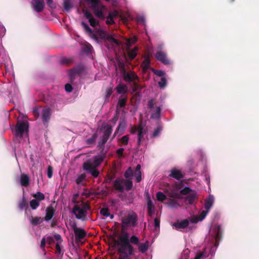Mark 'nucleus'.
I'll return each instance as SVG.
<instances>
[{
	"label": "nucleus",
	"instance_id": "obj_1",
	"mask_svg": "<svg viewBox=\"0 0 259 259\" xmlns=\"http://www.w3.org/2000/svg\"><path fill=\"white\" fill-rule=\"evenodd\" d=\"M121 235L118 238V241L116 242V244L118 246L117 251L119 253L124 252L123 247L127 248V251L130 254H134V248L130 242V237L128 233L124 230L121 231Z\"/></svg>",
	"mask_w": 259,
	"mask_h": 259
},
{
	"label": "nucleus",
	"instance_id": "obj_2",
	"mask_svg": "<svg viewBox=\"0 0 259 259\" xmlns=\"http://www.w3.org/2000/svg\"><path fill=\"white\" fill-rule=\"evenodd\" d=\"M90 37L95 39L97 42L99 39H107L111 43L114 44L116 46L119 45L118 40L114 38L112 36L107 34L104 31L102 30H98V31L94 32L91 35Z\"/></svg>",
	"mask_w": 259,
	"mask_h": 259
},
{
	"label": "nucleus",
	"instance_id": "obj_3",
	"mask_svg": "<svg viewBox=\"0 0 259 259\" xmlns=\"http://www.w3.org/2000/svg\"><path fill=\"white\" fill-rule=\"evenodd\" d=\"M89 204L82 203L81 206L78 204L74 205L72 212L75 215L77 219L83 220L87 215V210L90 209Z\"/></svg>",
	"mask_w": 259,
	"mask_h": 259
},
{
	"label": "nucleus",
	"instance_id": "obj_4",
	"mask_svg": "<svg viewBox=\"0 0 259 259\" xmlns=\"http://www.w3.org/2000/svg\"><path fill=\"white\" fill-rule=\"evenodd\" d=\"M105 131L103 132L102 140L98 142L97 147L100 151V153L103 154L105 151V145L109 139L112 132V128L111 126L107 125L105 127Z\"/></svg>",
	"mask_w": 259,
	"mask_h": 259
},
{
	"label": "nucleus",
	"instance_id": "obj_5",
	"mask_svg": "<svg viewBox=\"0 0 259 259\" xmlns=\"http://www.w3.org/2000/svg\"><path fill=\"white\" fill-rule=\"evenodd\" d=\"M141 165L138 164L136 169L134 170L131 167H129L124 174V177L127 179H132L134 175L136 176V182L140 183L142 180V174L141 171Z\"/></svg>",
	"mask_w": 259,
	"mask_h": 259
},
{
	"label": "nucleus",
	"instance_id": "obj_6",
	"mask_svg": "<svg viewBox=\"0 0 259 259\" xmlns=\"http://www.w3.org/2000/svg\"><path fill=\"white\" fill-rule=\"evenodd\" d=\"M138 219L137 215L134 212L130 213L127 217L122 218L121 220L122 224L121 226L122 229H125V227L127 226H131L133 227L136 226Z\"/></svg>",
	"mask_w": 259,
	"mask_h": 259
},
{
	"label": "nucleus",
	"instance_id": "obj_7",
	"mask_svg": "<svg viewBox=\"0 0 259 259\" xmlns=\"http://www.w3.org/2000/svg\"><path fill=\"white\" fill-rule=\"evenodd\" d=\"M28 125L24 122H18L15 128V135L17 137L22 138L25 133H27Z\"/></svg>",
	"mask_w": 259,
	"mask_h": 259
},
{
	"label": "nucleus",
	"instance_id": "obj_8",
	"mask_svg": "<svg viewBox=\"0 0 259 259\" xmlns=\"http://www.w3.org/2000/svg\"><path fill=\"white\" fill-rule=\"evenodd\" d=\"M91 7L97 17L102 20L105 19V16L104 14V12L106 11V9L104 6L99 3Z\"/></svg>",
	"mask_w": 259,
	"mask_h": 259
},
{
	"label": "nucleus",
	"instance_id": "obj_9",
	"mask_svg": "<svg viewBox=\"0 0 259 259\" xmlns=\"http://www.w3.org/2000/svg\"><path fill=\"white\" fill-rule=\"evenodd\" d=\"M83 168L84 170L91 174L94 177L97 178L98 177L99 171L96 168V166L93 163L85 162L83 163Z\"/></svg>",
	"mask_w": 259,
	"mask_h": 259
},
{
	"label": "nucleus",
	"instance_id": "obj_10",
	"mask_svg": "<svg viewBox=\"0 0 259 259\" xmlns=\"http://www.w3.org/2000/svg\"><path fill=\"white\" fill-rule=\"evenodd\" d=\"M123 80L126 82H134L138 79V77L134 72H127L124 71L123 72L121 73Z\"/></svg>",
	"mask_w": 259,
	"mask_h": 259
},
{
	"label": "nucleus",
	"instance_id": "obj_11",
	"mask_svg": "<svg viewBox=\"0 0 259 259\" xmlns=\"http://www.w3.org/2000/svg\"><path fill=\"white\" fill-rule=\"evenodd\" d=\"M155 58L164 65L170 63V60L167 58L166 54L162 51H158L155 54Z\"/></svg>",
	"mask_w": 259,
	"mask_h": 259
},
{
	"label": "nucleus",
	"instance_id": "obj_12",
	"mask_svg": "<svg viewBox=\"0 0 259 259\" xmlns=\"http://www.w3.org/2000/svg\"><path fill=\"white\" fill-rule=\"evenodd\" d=\"M51 109L49 107H44L41 111V118L44 125L48 123L51 118Z\"/></svg>",
	"mask_w": 259,
	"mask_h": 259
},
{
	"label": "nucleus",
	"instance_id": "obj_13",
	"mask_svg": "<svg viewBox=\"0 0 259 259\" xmlns=\"http://www.w3.org/2000/svg\"><path fill=\"white\" fill-rule=\"evenodd\" d=\"M32 4L36 12L40 13L44 11L45 6L44 0H32Z\"/></svg>",
	"mask_w": 259,
	"mask_h": 259
},
{
	"label": "nucleus",
	"instance_id": "obj_14",
	"mask_svg": "<svg viewBox=\"0 0 259 259\" xmlns=\"http://www.w3.org/2000/svg\"><path fill=\"white\" fill-rule=\"evenodd\" d=\"M124 180L120 178H117L113 183V187L114 189L120 192L124 191Z\"/></svg>",
	"mask_w": 259,
	"mask_h": 259
},
{
	"label": "nucleus",
	"instance_id": "obj_15",
	"mask_svg": "<svg viewBox=\"0 0 259 259\" xmlns=\"http://www.w3.org/2000/svg\"><path fill=\"white\" fill-rule=\"evenodd\" d=\"M168 177L179 180L183 179L184 177V176L182 174L181 170H178L176 168H173L170 170Z\"/></svg>",
	"mask_w": 259,
	"mask_h": 259
},
{
	"label": "nucleus",
	"instance_id": "obj_16",
	"mask_svg": "<svg viewBox=\"0 0 259 259\" xmlns=\"http://www.w3.org/2000/svg\"><path fill=\"white\" fill-rule=\"evenodd\" d=\"M83 71V68L80 67L71 69L69 71V76L71 82L75 79V75H80Z\"/></svg>",
	"mask_w": 259,
	"mask_h": 259
},
{
	"label": "nucleus",
	"instance_id": "obj_17",
	"mask_svg": "<svg viewBox=\"0 0 259 259\" xmlns=\"http://www.w3.org/2000/svg\"><path fill=\"white\" fill-rule=\"evenodd\" d=\"M55 209L53 208L52 205H50L46 208V214L45 217L44 218L46 221L51 220L54 215Z\"/></svg>",
	"mask_w": 259,
	"mask_h": 259
},
{
	"label": "nucleus",
	"instance_id": "obj_18",
	"mask_svg": "<svg viewBox=\"0 0 259 259\" xmlns=\"http://www.w3.org/2000/svg\"><path fill=\"white\" fill-rule=\"evenodd\" d=\"M74 233L75 235V240L76 241H80V240L83 239L87 235L84 230L81 228L76 229Z\"/></svg>",
	"mask_w": 259,
	"mask_h": 259
},
{
	"label": "nucleus",
	"instance_id": "obj_19",
	"mask_svg": "<svg viewBox=\"0 0 259 259\" xmlns=\"http://www.w3.org/2000/svg\"><path fill=\"white\" fill-rule=\"evenodd\" d=\"M189 224V221L187 219H185L180 222H177L175 223L173 226L176 230H179L181 229H185L187 228Z\"/></svg>",
	"mask_w": 259,
	"mask_h": 259
},
{
	"label": "nucleus",
	"instance_id": "obj_20",
	"mask_svg": "<svg viewBox=\"0 0 259 259\" xmlns=\"http://www.w3.org/2000/svg\"><path fill=\"white\" fill-rule=\"evenodd\" d=\"M20 184L24 187H27L30 183V179L28 176L25 174H22L20 177Z\"/></svg>",
	"mask_w": 259,
	"mask_h": 259
},
{
	"label": "nucleus",
	"instance_id": "obj_21",
	"mask_svg": "<svg viewBox=\"0 0 259 259\" xmlns=\"http://www.w3.org/2000/svg\"><path fill=\"white\" fill-rule=\"evenodd\" d=\"M205 209L209 210L214 203V197L212 195H209L208 197L204 200Z\"/></svg>",
	"mask_w": 259,
	"mask_h": 259
},
{
	"label": "nucleus",
	"instance_id": "obj_22",
	"mask_svg": "<svg viewBox=\"0 0 259 259\" xmlns=\"http://www.w3.org/2000/svg\"><path fill=\"white\" fill-rule=\"evenodd\" d=\"M84 16L86 17V18L89 20L90 25L92 27H95L98 24V22H97L95 20V19L94 18L92 14L90 12L86 11L84 13Z\"/></svg>",
	"mask_w": 259,
	"mask_h": 259
},
{
	"label": "nucleus",
	"instance_id": "obj_23",
	"mask_svg": "<svg viewBox=\"0 0 259 259\" xmlns=\"http://www.w3.org/2000/svg\"><path fill=\"white\" fill-rule=\"evenodd\" d=\"M146 132L144 131L143 127L142 125H139V131L138 132V145L140 146L141 143L144 141V135Z\"/></svg>",
	"mask_w": 259,
	"mask_h": 259
},
{
	"label": "nucleus",
	"instance_id": "obj_24",
	"mask_svg": "<svg viewBox=\"0 0 259 259\" xmlns=\"http://www.w3.org/2000/svg\"><path fill=\"white\" fill-rule=\"evenodd\" d=\"M29 220L32 225L37 226L41 224L44 221V219L40 217H33L30 216L29 217Z\"/></svg>",
	"mask_w": 259,
	"mask_h": 259
},
{
	"label": "nucleus",
	"instance_id": "obj_25",
	"mask_svg": "<svg viewBox=\"0 0 259 259\" xmlns=\"http://www.w3.org/2000/svg\"><path fill=\"white\" fill-rule=\"evenodd\" d=\"M106 152H104L103 154L100 153V154L96 156L94 160V165L96 166H99L106 157Z\"/></svg>",
	"mask_w": 259,
	"mask_h": 259
},
{
	"label": "nucleus",
	"instance_id": "obj_26",
	"mask_svg": "<svg viewBox=\"0 0 259 259\" xmlns=\"http://www.w3.org/2000/svg\"><path fill=\"white\" fill-rule=\"evenodd\" d=\"M116 90L119 94H125L127 92V87L124 84L119 83L116 87Z\"/></svg>",
	"mask_w": 259,
	"mask_h": 259
},
{
	"label": "nucleus",
	"instance_id": "obj_27",
	"mask_svg": "<svg viewBox=\"0 0 259 259\" xmlns=\"http://www.w3.org/2000/svg\"><path fill=\"white\" fill-rule=\"evenodd\" d=\"M147 209L148 215L152 217L155 212L154 205H153L152 201L149 199L147 202Z\"/></svg>",
	"mask_w": 259,
	"mask_h": 259
},
{
	"label": "nucleus",
	"instance_id": "obj_28",
	"mask_svg": "<svg viewBox=\"0 0 259 259\" xmlns=\"http://www.w3.org/2000/svg\"><path fill=\"white\" fill-rule=\"evenodd\" d=\"M197 199V194L195 193H193L187 196L185 198V200L188 204H192Z\"/></svg>",
	"mask_w": 259,
	"mask_h": 259
},
{
	"label": "nucleus",
	"instance_id": "obj_29",
	"mask_svg": "<svg viewBox=\"0 0 259 259\" xmlns=\"http://www.w3.org/2000/svg\"><path fill=\"white\" fill-rule=\"evenodd\" d=\"M161 108L160 106L157 107L155 110H153L151 115L153 119H158L160 117Z\"/></svg>",
	"mask_w": 259,
	"mask_h": 259
},
{
	"label": "nucleus",
	"instance_id": "obj_30",
	"mask_svg": "<svg viewBox=\"0 0 259 259\" xmlns=\"http://www.w3.org/2000/svg\"><path fill=\"white\" fill-rule=\"evenodd\" d=\"M138 245V249L139 251H140L142 253H145L147 251L148 246H149V243L148 241H146L145 243H139Z\"/></svg>",
	"mask_w": 259,
	"mask_h": 259
},
{
	"label": "nucleus",
	"instance_id": "obj_31",
	"mask_svg": "<svg viewBox=\"0 0 259 259\" xmlns=\"http://www.w3.org/2000/svg\"><path fill=\"white\" fill-rule=\"evenodd\" d=\"M98 138V135L96 133H94L92 136L87 139L85 143L88 145L91 146L95 143V142Z\"/></svg>",
	"mask_w": 259,
	"mask_h": 259
},
{
	"label": "nucleus",
	"instance_id": "obj_32",
	"mask_svg": "<svg viewBox=\"0 0 259 259\" xmlns=\"http://www.w3.org/2000/svg\"><path fill=\"white\" fill-rule=\"evenodd\" d=\"M150 64V59L149 56H146L142 64L143 69L146 71L149 67Z\"/></svg>",
	"mask_w": 259,
	"mask_h": 259
},
{
	"label": "nucleus",
	"instance_id": "obj_33",
	"mask_svg": "<svg viewBox=\"0 0 259 259\" xmlns=\"http://www.w3.org/2000/svg\"><path fill=\"white\" fill-rule=\"evenodd\" d=\"M208 254L206 253L205 249L202 251L198 252L194 259H203L208 257Z\"/></svg>",
	"mask_w": 259,
	"mask_h": 259
},
{
	"label": "nucleus",
	"instance_id": "obj_34",
	"mask_svg": "<svg viewBox=\"0 0 259 259\" xmlns=\"http://www.w3.org/2000/svg\"><path fill=\"white\" fill-rule=\"evenodd\" d=\"M123 248L124 252L120 253L121 254L119 256V259H130V255H132V254L128 253L127 248L123 247Z\"/></svg>",
	"mask_w": 259,
	"mask_h": 259
},
{
	"label": "nucleus",
	"instance_id": "obj_35",
	"mask_svg": "<svg viewBox=\"0 0 259 259\" xmlns=\"http://www.w3.org/2000/svg\"><path fill=\"white\" fill-rule=\"evenodd\" d=\"M124 184L125 187V190L127 191L131 190L133 188V182L131 179H126L124 180Z\"/></svg>",
	"mask_w": 259,
	"mask_h": 259
},
{
	"label": "nucleus",
	"instance_id": "obj_36",
	"mask_svg": "<svg viewBox=\"0 0 259 259\" xmlns=\"http://www.w3.org/2000/svg\"><path fill=\"white\" fill-rule=\"evenodd\" d=\"M63 7L66 11H69L72 8V5L70 0H64Z\"/></svg>",
	"mask_w": 259,
	"mask_h": 259
},
{
	"label": "nucleus",
	"instance_id": "obj_37",
	"mask_svg": "<svg viewBox=\"0 0 259 259\" xmlns=\"http://www.w3.org/2000/svg\"><path fill=\"white\" fill-rule=\"evenodd\" d=\"M138 50V48L137 47H135L133 50L128 52V56L131 60L134 59L136 57L137 55V51Z\"/></svg>",
	"mask_w": 259,
	"mask_h": 259
},
{
	"label": "nucleus",
	"instance_id": "obj_38",
	"mask_svg": "<svg viewBox=\"0 0 259 259\" xmlns=\"http://www.w3.org/2000/svg\"><path fill=\"white\" fill-rule=\"evenodd\" d=\"M33 196L39 202L43 200L45 198V195L40 192H37L36 194L33 195Z\"/></svg>",
	"mask_w": 259,
	"mask_h": 259
},
{
	"label": "nucleus",
	"instance_id": "obj_39",
	"mask_svg": "<svg viewBox=\"0 0 259 259\" xmlns=\"http://www.w3.org/2000/svg\"><path fill=\"white\" fill-rule=\"evenodd\" d=\"M30 206L31 208L34 210L36 209L39 205V202L36 199H32L30 201Z\"/></svg>",
	"mask_w": 259,
	"mask_h": 259
},
{
	"label": "nucleus",
	"instance_id": "obj_40",
	"mask_svg": "<svg viewBox=\"0 0 259 259\" xmlns=\"http://www.w3.org/2000/svg\"><path fill=\"white\" fill-rule=\"evenodd\" d=\"M81 26L84 28L85 31L88 33L89 35L90 36L93 32L92 29L84 22H81Z\"/></svg>",
	"mask_w": 259,
	"mask_h": 259
},
{
	"label": "nucleus",
	"instance_id": "obj_41",
	"mask_svg": "<svg viewBox=\"0 0 259 259\" xmlns=\"http://www.w3.org/2000/svg\"><path fill=\"white\" fill-rule=\"evenodd\" d=\"M156 198L157 200L159 201H163L166 199V196L163 193L159 191L156 193Z\"/></svg>",
	"mask_w": 259,
	"mask_h": 259
},
{
	"label": "nucleus",
	"instance_id": "obj_42",
	"mask_svg": "<svg viewBox=\"0 0 259 259\" xmlns=\"http://www.w3.org/2000/svg\"><path fill=\"white\" fill-rule=\"evenodd\" d=\"M162 130V127L161 125H158L157 128L154 131L152 138H156L158 137Z\"/></svg>",
	"mask_w": 259,
	"mask_h": 259
},
{
	"label": "nucleus",
	"instance_id": "obj_43",
	"mask_svg": "<svg viewBox=\"0 0 259 259\" xmlns=\"http://www.w3.org/2000/svg\"><path fill=\"white\" fill-rule=\"evenodd\" d=\"M130 244L138 245L140 243L139 238L135 235H133L130 239Z\"/></svg>",
	"mask_w": 259,
	"mask_h": 259
},
{
	"label": "nucleus",
	"instance_id": "obj_44",
	"mask_svg": "<svg viewBox=\"0 0 259 259\" xmlns=\"http://www.w3.org/2000/svg\"><path fill=\"white\" fill-rule=\"evenodd\" d=\"M128 141H129L128 135L123 136L119 140V141L123 145H127L128 144Z\"/></svg>",
	"mask_w": 259,
	"mask_h": 259
},
{
	"label": "nucleus",
	"instance_id": "obj_45",
	"mask_svg": "<svg viewBox=\"0 0 259 259\" xmlns=\"http://www.w3.org/2000/svg\"><path fill=\"white\" fill-rule=\"evenodd\" d=\"M26 206H27V201L25 198L23 197L22 200L19 203L18 207L20 209H23Z\"/></svg>",
	"mask_w": 259,
	"mask_h": 259
},
{
	"label": "nucleus",
	"instance_id": "obj_46",
	"mask_svg": "<svg viewBox=\"0 0 259 259\" xmlns=\"http://www.w3.org/2000/svg\"><path fill=\"white\" fill-rule=\"evenodd\" d=\"M100 213L105 217H108L110 215L109 209L107 207H103L100 210Z\"/></svg>",
	"mask_w": 259,
	"mask_h": 259
},
{
	"label": "nucleus",
	"instance_id": "obj_47",
	"mask_svg": "<svg viewBox=\"0 0 259 259\" xmlns=\"http://www.w3.org/2000/svg\"><path fill=\"white\" fill-rule=\"evenodd\" d=\"M86 178L85 174H82L78 176L77 179L75 180V182L77 184H80Z\"/></svg>",
	"mask_w": 259,
	"mask_h": 259
},
{
	"label": "nucleus",
	"instance_id": "obj_48",
	"mask_svg": "<svg viewBox=\"0 0 259 259\" xmlns=\"http://www.w3.org/2000/svg\"><path fill=\"white\" fill-rule=\"evenodd\" d=\"M126 98H120L118 101L117 106L120 108L124 107L126 105Z\"/></svg>",
	"mask_w": 259,
	"mask_h": 259
},
{
	"label": "nucleus",
	"instance_id": "obj_49",
	"mask_svg": "<svg viewBox=\"0 0 259 259\" xmlns=\"http://www.w3.org/2000/svg\"><path fill=\"white\" fill-rule=\"evenodd\" d=\"M167 83L166 79L165 77H161L160 80L158 82V85L160 88L163 89L165 88Z\"/></svg>",
	"mask_w": 259,
	"mask_h": 259
},
{
	"label": "nucleus",
	"instance_id": "obj_50",
	"mask_svg": "<svg viewBox=\"0 0 259 259\" xmlns=\"http://www.w3.org/2000/svg\"><path fill=\"white\" fill-rule=\"evenodd\" d=\"M209 211V210L207 209L202 210L198 215L199 221H202L205 218Z\"/></svg>",
	"mask_w": 259,
	"mask_h": 259
},
{
	"label": "nucleus",
	"instance_id": "obj_51",
	"mask_svg": "<svg viewBox=\"0 0 259 259\" xmlns=\"http://www.w3.org/2000/svg\"><path fill=\"white\" fill-rule=\"evenodd\" d=\"M192 190L188 187H185L184 188L180 191V193L182 195H187L191 192Z\"/></svg>",
	"mask_w": 259,
	"mask_h": 259
},
{
	"label": "nucleus",
	"instance_id": "obj_52",
	"mask_svg": "<svg viewBox=\"0 0 259 259\" xmlns=\"http://www.w3.org/2000/svg\"><path fill=\"white\" fill-rule=\"evenodd\" d=\"M126 126V122L124 120L120 121L119 125L117 127V131L120 130H124Z\"/></svg>",
	"mask_w": 259,
	"mask_h": 259
},
{
	"label": "nucleus",
	"instance_id": "obj_53",
	"mask_svg": "<svg viewBox=\"0 0 259 259\" xmlns=\"http://www.w3.org/2000/svg\"><path fill=\"white\" fill-rule=\"evenodd\" d=\"M33 114L35 119H37L39 116V108L38 107H35L33 109L32 111Z\"/></svg>",
	"mask_w": 259,
	"mask_h": 259
},
{
	"label": "nucleus",
	"instance_id": "obj_54",
	"mask_svg": "<svg viewBox=\"0 0 259 259\" xmlns=\"http://www.w3.org/2000/svg\"><path fill=\"white\" fill-rule=\"evenodd\" d=\"M118 67L120 70V73L123 72L124 71H126L125 69L124 63L123 62L119 61L118 63Z\"/></svg>",
	"mask_w": 259,
	"mask_h": 259
},
{
	"label": "nucleus",
	"instance_id": "obj_55",
	"mask_svg": "<svg viewBox=\"0 0 259 259\" xmlns=\"http://www.w3.org/2000/svg\"><path fill=\"white\" fill-rule=\"evenodd\" d=\"M46 2L48 6L50 8L52 9L56 8V4L53 2V0H46Z\"/></svg>",
	"mask_w": 259,
	"mask_h": 259
},
{
	"label": "nucleus",
	"instance_id": "obj_56",
	"mask_svg": "<svg viewBox=\"0 0 259 259\" xmlns=\"http://www.w3.org/2000/svg\"><path fill=\"white\" fill-rule=\"evenodd\" d=\"M118 15V12L116 10H114L113 12H110L109 13L108 16H109L110 18H114L115 17H117Z\"/></svg>",
	"mask_w": 259,
	"mask_h": 259
},
{
	"label": "nucleus",
	"instance_id": "obj_57",
	"mask_svg": "<svg viewBox=\"0 0 259 259\" xmlns=\"http://www.w3.org/2000/svg\"><path fill=\"white\" fill-rule=\"evenodd\" d=\"M154 104H155V102H154V99H150L148 101V108L152 110L153 109V108H154Z\"/></svg>",
	"mask_w": 259,
	"mask_h": 259
},
{
	"label": "nucleus",
	"instance_id": "obj_58",
	"mask_svg": "<svg viewBox=\"0 0 259 259\" xmlns=\"http://www.w3.org/2000/svg\"><path fill=\"white\" fill-rule=\"evenodd\" d=\"M47 175L49 178H51L53 176V167L51 166H49L47 171Z\"/></svg>",
	"mask_w": 259,
	"mask_h": 259
},
{
	"label": "nucleus",
	"instance_id": "obj_59",
	"mask_svg": "<svg viewBox=\"0 0 259 259\" xmlns=\"http://www.w3.org/2000/svg\"><path fill=\"white\" fill-rule=\"evenodd\" d=\"M65 89L67 92L70 93L72 91L73 88L72 85L69 83H67L65 85Z\"/></svg>",
	"mask_w": 259,
	"mask_h": 259
},
{
	"label": "nucleus",
	"instance_id": "obj_60",
	"mask_svg": "<svg viewBox=\"0 0 259 259\" xmlns=\"http://www.w3.org/2000/svg\"><path fill=\"white\" fill-rule=\"evenodd\" d=\"M124 150V149L122 148H120L116 150V153L118 155L119 157H121L123 156V153Z\"/></svg>",
	"mask_w": 259,
	"mask_h": 259
},
{
	"label": "nucleus",
	"instance_id": "obj_61",
	"mask_svg": "<svg viewBox=\"0 0 259 259\" xmlns=\"http://www.w3.org/2000/svg\"><path fill=\"white\" fill-rule=\"evenodd\" d=\"M72 62L71 59H68V58H64L62 59L61 61V62L62 64H69Z\"/></svg>",
	"mask_w": 259,
	"mask_h": 259
},
{
	"label": "nucleus",
	"instance_id": "obj_62",
	"mask_svg": "<svg viewBox=\"0 0 259 259\" xmlns=\"http://www.w3.org/2000/svg\"><path fill=\"white\" fill-rule=\"evenodd\" d=\"M47 241L45 237H43L41 240V243L40 245V247L41 248L43 249L44 251H45V247Z\"/></svg>",
	"mask_w": 259,
	"mask_h": 259
},
{
	"label": "nucleus",
	"instance_id": "obj_63",
	"mask_svg": "<svg viewBox=\"0 0 259 259\" xmlns=\"http://www.w3.org/2000/svg\"><path fill=\"white\" fill-rule=\"evenodd\" d=\"M139 131V125L138 126H133L132 127L131 129V133L132 134H135L136 133H138Z\"/></svg>",
	"mask_w": 259,
	"mask_h": 259
},
{
	"label": "nucleus",
	"instance_id": "obj_64",
	"mask_svg": "<svg viewBox=\"0 0 259 259\" xmlns=\"http://www.w3.org/2000/svg\"><path fill=\"white\" fill-rule=\"evenodd\" d=\"M55 248H56V253L58 254H60L61 253V246L59 243H56Z\"/></svg>",
	"mask_w": 259,
	"mask_h": 259
}]
</instances>
